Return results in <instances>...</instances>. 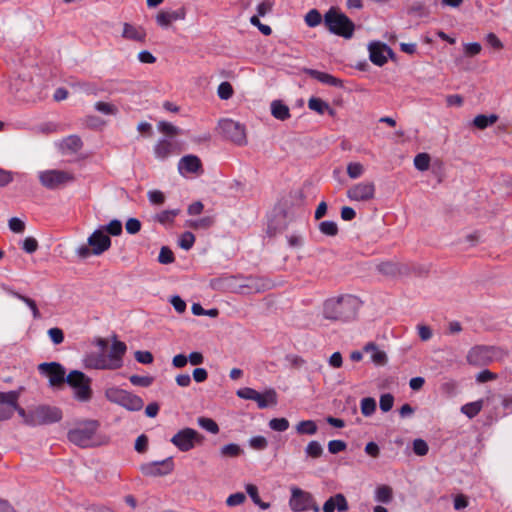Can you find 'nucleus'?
<instances>
[{
    "label": "nucleus",
    "instance_id": "nucleus-1",
    "mask_svg": "<svg viewBox=\"0 0 512 512\" xmlns=\"http://www.w3.org/2000/svg\"><path fill=\"white\" fill-rule=\"evenodd\" d=\"M126 351V344L115 339L108 353L103 351L87 352L82 358V363L86 369L118 370L124 365V356Z\"/></svg>",
    "mask_w": 512,
    "mask_h": 512
},
{
    "label": "nucleus",
    "instance_id": "nucleus-2",
    "mask_svg": "<svg viewBox=\"0 0 512 512\" xmlns=\"http://www.w3.org/2000/svg\"><path fill=\"white\" fill-rule=\"evenodd\" d=\"M361 306V301L353 295H342L327 299L323 304V317L331 321L353 320Z\"/></svg>",
    "mask_w": 512,
    "mask_h": 512
},
{
    "label": "nucleus",
    "instance_id": "nucleus-3",
    "mask_svg": "<svg viewBox=\"0 0 512 512\" xmlns=\"http://www.w3.org/2000/svg\"><path fill=\"white\" fill-rule=\"evenodd\" d=\"M112 241L107 233L96 228L87 238V243L76 248L75 254L80 259H87L90 256H100L111 248Z\"/></svg>",
    "mask_w": 512,
    "mask_h": 512
},
{
    "label": "nucleus",
    "instance_id": "nucleus-4",
    "mask_svg": "<svg viewBox=\"0 0 512 512\" xmlns=\"http://www.w3.org/2000/svg\"><path fill=\"white\" fill-rule=\"evenodd\" d=\"M324 25L327 29L337 36L350 39L353 36L355 25L343 13L335 8H330L324 15Z\"/></svg>",
    "mask_w": 512,
    "mask_h": 512
},
{
    "label": "nucleus",
    "instance_id": "nucleus-5",
    "mask_svg": "<svg viewBox=\"0 0 512 512\" xmlns=\"http://www.w3.org/2000/svg\"><path fill=\"white\" fill-rule=\"evenodd\" d=\"M106 399L129 411H140L143 408V400L131 392L119 387H109L105 390Z\"/></svg>",
    "mask_w": 512,
    "mask_h": 512
},
{
    "label": "nucleus",
    "instance_id": "nucleus-6",
    "mask_svg": "<svg viewBox=\"0 0 512 512\" xmlns=\"http://www.w3.org/2000/svg\"><path fill=\"white\" fill-rule=\"evenodd\" d=\"M61 418L62 413L59 408L40 405L28 412L26 424L30 426L52 424L60 421Z\"/></svg>",
    "mask_w": 512,
    "mask_h": 512
},
{
    "label": "nucleus",
    "instance_id": "nucleus-7",
    "mask_svg": "<svg viewBox=\"0 0 512 512\" xmlns=\"http://www.w3.org/2000/svg\"><path fill=\"white\" fill-rule=\"evenodd\" d=\"M66 382L74 389V396L81 402H87L91 399V379L83 372L78 370L71 371L66 376Z\"/></svg>",
    "mask_w": 512,
    "mask_h": 512
},
{
    "label": "nucleus",
    "instance_id": "nucleus-8",
    "mask_svg": "<svg viewBox=\"0 0 512 512\" xmlns=\"http://www.w3.org/2000/svg\"><path fill=\"white\" fill-rule=\"evenodd\" d=\"M290 492L289 507L293 512H304L308 510H312L313 512L320 511L318 504L310 492L296 486L291 487Z\"/></svg>",
    "mask_w": 512,
    "mask_h": 512
},
{
    "label": "nucleus",
    "instance_id": "nucleus-9",
    "mask_svg": "<svg viewBox=\"0 0 512 512\" xmlns=\"http://www.w3.org/2000/svg\"><path fill=\"white\" fill-rule=\"evenodd\" d=\"M38 178L41 185L49 190L58 189L74 180L70 172L58 169L39 171Z\"/></svg>",
    "mask_w": 512,
    "mask_h": 512
},
{
    "label": "nucleus",
    "instance_id": "nucleus-10",
    "mask_svg": "<svg viewBox=\"0 0 512 512\" xmlns=\"http://www.w3.org/2000/svg\"><path fill=\"white\" fill-rule=\"evenodd\" d=\"M98 428L97 421H87L68 432V439L80 447H89Z\"/></svg>",
    "mask_w": 512,
    "mask_h": 512
},
{
    "label": "nucleus",
    "instance_id": "nucleus-11",
    "mask_svg": "<svg viewBox=\"0 0 512 512\" xmlns=\"http://www.w3.org/2000/svg\"><path fill=\"white\" fill-rule=\"evenodd\" d=\"M500 351L493 346H475L467 354V362L473 366H485L498 359Z\"/></svg>",
    "mask_w": 512,
    "mask_h": 512
},
{
    "label": "nucleus",
    "instance_id": "nucleus-12",
    "mask_svg": "<svg viewBox=\"0 0 512 512\" xmlns=\"http://www.w3.org/2000/svg\"><path fill=\"white\" fill-rule=\"evenodd\" d=\"M221 133L236 145L242 146L247 143L246 132L243 125L232 119H223L219 121Z\"/></svg>",
    "mask_w": 512,
    "mask_h": 512
},
{
    "label": "nucleus",
    "instance_id": "nucleus-13",
    "mask_svg": "<svg viewBox=\"0 0 512 512\" xmlns=\"http://www.w3.org/2000/svg\"><path fill=\"white\" fill-rule=\"evenodd\" d=\"M203 436L192 428L179 430L172 438L171 443L180 451L187 452L195 447L197 443L202 442Z\"/></svg>",
    "mask_w": 512,
    "mask_h": 512
},
{
    "label": "nucleus",
    "instance_id": "nucleus-14",
    "mask_svg": "<svg viewBox=\"0 0 512 512\" xmlns=\"http://www.w3.org/2000/svg\"><path fill=\"white\" fill-rule=\"evenodd\" d=\"M346 195L349 200L357 202H366L372 200L375 196V184L371 181H363L351 186Z\"/></svg>",
    "mask_w": 512,
    "mask_h": 512
},
{
    "label": "nucleus",
    "instance_id": "nucleus-15",
    "mask_svg": "<svg viewBox=\"0 0 512 512\" xmlns=\"http://www.w3.org/2000/svg\"><path fill=\"white\" fill-rule=\"evenodd\" d=\"M39 372L49 379L51 386H58L66 381L64 367L56 362L41 363L38 366Z\"/></svg>",
    "mask_w": 512,
    "mask_h": 512
},
{
    "label": "nucleus",
    "instance_id": "nucleus-16",
    "mask_svg": "<svg viewBox=\"0 0 512 512\" xmlns=\"http://www.w3.org/2000/svg\"><path fill=\"white\" fill-rule=\"evenodd\" d=\"M20 397L19 391L0 392V421L10 419Z\"/></svg>",
    "mask_w": 512,
    "mask_h": 512
},
{
    "label": "nucleus",
    "instance_id": "nucleus-17",
    "mask_svg": "<svg viewBox=\"0 0 512 512\" xmlns=\"http://www.w3.org/2000/svg\"><path fill=\"white\" fill-rule=\"evenodd\" d=\"M153 150L155 157L163 161L178 153V144L172 139L162 137L157 141Z\"/></svg>",
    "mask_w": 512,
    "mask_h": 512
},
{
    "label": "nucleus",
    "instance_id": "nucleus-18",
    "mask_svg": "<svg viewBox=\"0 0 512 512\" xmlns=\"http://www.w3.org/2000/svg\"><path fill=\"white\" fill-rule=\"evenodd\" d=\"M173 469V463L170 459L161 462H152L142 465L141 472L146 476H162L169 474Z\"/></svg>",
    "mask_w": 512,
    "mask_h": 512
},
{
    "label": "nucleus",
    "instance_id": "nucleus-19",
    "mask_svg": "<svg viewBox=\"0 0 512 512\" xmlns=\"http://www.w3.org/2000/svg\"><path fill=\"white\" fill-rule=\"evenodd\" d=\"M369 58L377 66H383L387 62L386 54L391 53V49L380 42L369 44Z\"/></svg>",
    "mask_w": 512,
    "mask_h": 512
},
{
    "label": "nucleus",
    "instance_id": "nucleus-20",
    "mask_svg": "<svg viewBox=\"0 0 512 512\" xmlns=\"http://www.w3.org/2000/svg\"><path fill=\"white\" fill-rule=\"evenodd\" d=\"M200 170H202V164L195 155L183 156L178 162V171L183 176L198 173Z\"/></svg>",
    "mask_w": 512,
    "mask_h": 512
},
{
    "label": "nucleus",
    "instance_id": "nucleus-21",
    "mask_svg": "<svg viewBox=\"0 0 512 512\" xmlns=\"http://www.w3.org/2000/svg\"><path fill=\"white\" fill-rule=\"evenodd\" d=\"M348 509V502L345 496L341 493L328 498L322 507L323 512H334L335 510L338 512H346Z\"/></svg>",
    "mask_w": 512,
    "mask_h": 512
},
{
    "label": "nucleus",
    "instance_id": "nucleus-22",
    "mask_svg": "<svg viewBox=\"0 0 512 512\" xmlns=\"http://www.w3.org/2000/svg\"><path fill=\"white\" fill-rule=\"evenodd\" d=\"M307 75L311 76L312 78L318 80L319 82L333 86V87H342L343 81L339 78L334 77L331 74L321 72L315 69L305 68L303 70Z\"/></svg>",
    "mask_w": 512,
    "mask_h": 512
},
{
    "label": "nucleus",
    "instance_id": "nucleus-23",
    "mask_svg": "<svg viewBox=\"0 0 512 512\" xmlns=\"http://www.w3.org/2000/svg\"><path fill=\"white\" fill-rule=\"evenodd\" d=\"M122 36L128 40L143 42L145 40L146 33L142 27L125 23L123 26Z\"/></svg>",
    "mask_w": 512,
    "mask_h": 512
},
{
    "label": "nucleus",
    "instance_id": "nucleus-24",
    "mask_svg": "<svg viewBox=\"0 0 512 512\" xmlns=\"http://www.w3.org/2000/svg\"><path fill=\"white\" fill-rule=\"evenodd\" d=\"M363 350L371 354V361L375 365L383 366L387 363V355L383 350H380L374 343H367Z\"/></svg>",
    "mask_w": 512,
    "mask_h": 512
},
{
    "label": "nucleus",
    "instance_id": "nucleus-25",
    "mask_svg": "<svg viewBox=\"0 0 512 512\" xmlns=\"http://www.w3.org/2000/svg\"><path fill=\"white\" fill-rule=\"evenodd\" d=\"M255 402L260 409L274 406L277 404V393L274 389H267L263 393H259V398Z\"/></svg>",
    "mask_w": 512,
    "mask_h": 512
},
{
    "label": "nucleus",
    "instance_id": "nucleus-26",
    "mask_svg": "<svg viewBox=\"0 0 512 512\" xmlns=\"http://www.w3.org/2000/svg\"><path fill=\"white\" fill-rule=\"evenodd\" d=\"M308 108L320 115L325 113H329L330 115L334 114V110L330 107V105L326 101L317 97H311L308 100Z\"/></svg>",
    "mask_w": 512,
    "mask_h": 512
},
{
    "label": "nucleus",
    "instance_id": "nucleus-27",
    "mask_svg": "<svg viewBox=\"0 0 512 512\" xmlns=\"http://www.w3.org/2000/svg\"><path fill=\"white\" fill-rule=\"evenodd\" d=\"M60 148L64 152H77L82 148V141L77 135H69L62 139Z\"/></svg>",
    "mask_w": 512,
    "mask_h": 512
},
{
    "label": "nucleus",
    "instance_id": "nucleus-28",
    "mask_svg": "<svg viewBox=\"0 0 512 512\" xmlns=\"http://www.w3.org/2000/svg\"><path fill=\"white\" fill-rule=\"evenodd\" d=\"M271 114L276 119L284 121L290 117V110L289 107L280 100H274L271 103Z\"/></svg>",
    "mask_w": 512,
    "mask_h": 512
},
{
    "label": "nucleus",
    "instance_id": "nucleus-29",
    "mask_svg": "<svg viewBox=\"0 0 512 512\" xmlns=\"http://www.w3.org/2000/svg\"><path fill=\"white\" fill-rule=\"evenodd\" d=\"M296 433L299 435H315L318 431L317 424L314 420H302L295 426Z\"/></svg>",
    "mask_w": 512,
    "mask_h": 512
},
{
    "label": "nucleus",
    "instance_id": "nucleus-30",
    "mask_svg": "<svg viewBox=\"0 0 512 512\" xmlns=\"http://www.w3.org/2000/svg\"><path fill=\"white\" fill-rule=\"evenodd\" d=\"M245 490H246L247 494L249 495V497L251 498V500L253 501V503L255 505H257L260 509L267 510L270 507V503L263 502L260 499L258 488H257L256 485H254V484H246L245 485Z\"/></svg>",
    "mask_w": 512,
    "mask_h": 512
},
{
    "label": "nucleus",
    "instance_id": "nucleus-31",
    "mask_svg": "<svg viewBox=\"0 0 512 512\" xmlns=\"http://www.w3.org/2000/svg\"><path fill=\"white\" fill-rule=\"evenodd\" d=\"M99 228L103 233H107L108 237L119 236L123 231L122 222L118 219H113L108 224L100 225Z\"/></svg>",
    "mask_w": 512,
    "mask_h": 512
},
{
    "label": "nucleus",
    "instance_id": "nucleus-32",
    "mask_svg": "<svg viewBox=\"0 0 512 512\" xmlns=\"http://www.w3.org/2000/svg\"><path fill=\"white\" fill-rule=\"evenodd\" d=\"M393 497L392 488L388 485H380L375 489V500L379 503L388 504Z\"/></svg>",
    "mask_w": 512,
    "mask_h": 512
},
{
    "label": "nucleus",
    "instance_id": "nucleus-33",
    "mask_svg": "<svg viewBox=\"0 0 512 512\" xmlns=\"http://www.w3.org/2000/svg\"><path fill=\"white\" fill-rule=\"evenodd\" d=\"M323 453L324 449L322 445L316 440L310 441L305 447V455L308 458L317 459L321 457Z\"/></svg>",
    "mask_w": 512,
    "mask_h": 512
},
{
    "label": "nucleus",
    "instance_id": "nucleus-34",
    "mask_svg": "<svg viewBox=\"0 0 512 512\" xmlns=\"http://www.w3.org/2000/svg\"><path fill=\"white\" fill-rule=\"evenodd\" d=\"M497 119L498 117L495 114H491L489 116L481 114L474 118L473 124L478 129H485L488 126L493 125Z\"/></svg>",
    "mask_w": 512,
    "mask_h": 512
},
{
    "label": "nucleus",
    "instance_id": "nucleus-35",
    "mask_svg": "<svg viewBox=\"0 0 512 512\" xmlns=\"http://www.w3.org/2000/svg\"><path fill=\"white\" fill-rule=\"evenodd\" d=\"M179 212V209L163 210L155 216V220L163 225L171 224Z\"/></svg>",
    "mask_w": 512,
    "mask_h": 512
},
{
    "label": "nucleus",
    "instance_id": "nucleus-36",
    "mask_svg": "<svg viewBox=\"0 0 512 512\" xmlns=\"http://www.w3.org/2000/svg\"><path fill=\"white\" fill-rule=\"evenodd\" d=\"M482 406V400L470 402L461 407V412L465 414L468 418H473L481 411Z\"/></svg>",
    "mask_w": 512,
    "mask_h": 512
},
{
    "label": "nucleus",
    "instance_id": "nucleus-37",
    "mask_svg": "<svg viewBox=\"0 0 512 512\" xmlns=\"http://www.w3.org/2000/svg\"><path fill=\"white\" fill-rule=\"evenodd\" d=\"M243 453L240 445L235 443L226 444L221 447L220 454L223 457L235 458Z\"/></svg>",
    "mask_w": 512,
    "mask_h": 512
},
{
    "label": "nucleus",
    "instance_id": "nucleus-38",
    "mask_svg": "<svg viewBox=\"0 0 512 512\" xmlns=\"http://www.w3.org/2000/svg\"><path fill=\"white\" fill-rule=\"evenodd\" d=\"M94 107L98 112L104 115L115 116L119 112L116 105L108 102L98 101L95 103Z\"/></svg>",
    "mask_w": 512,
    "mask_h": 512
},
{
    "label": "nucleus",
    "instance_id": "nucleus-39",
    "mask_svg": "<svg viewBox=\"0 0 512 512\" xmlns=\"http://www.w3.org/2000/svg\"><path fill=\"white\" fill-rule=\"evenodd\" d=\"M361 413L368 417L371 416L376 410V401L372 397H365L360 402Z\"/></svg>",
    "mask_w": 512,
    "mask_h": 512
},
{
    "label": "nucleus",
    "instance_id": "nucleus-40",
    "mask_svg": "<svg viewBox=\"0 0 512 512\" xmlns=\"http://www.w3.org/2000/svg\"><path fill=\"white\" fill-rule=\"evenodd\" d=\"M197 423L202 429L208 431L211 434H217L219 432L218 424L211 418L199 417L197 419Z\"/></svg>",
    "mask_w": 512,
    "mask_h": 512
},
{
    "label": "nucleus",
    "instance_id": "nucleus-41",
    "mask_svg": "<svg viewBox=\"0 0 512 512\" xmlns=\"http://www.w3.org/2000/svg\"><path fill=\"white\" fill-rule=\"evenodd\" d=\"M158 130L166 135H179L182 134V129L166 121H160L157 125Z\"/></svg>",
    "mask_w": 512,
    "mask_h": 512
},
{
    "label": "nucleus",
    "instance_id": "nucleus-42",
    "mask_svg": "<svg viewBox=\"0 0 512 512\" xmlns=\"http://www.w3.org/2000/svg\"><path fill=\"white\" fill-rule=\"evenodd\" d=\"M430 165V156L427 153H419L414 158V166L419 171L428 170Z\"/></svg>",
    "mask_w": 512,
    "mask_h": 512
},
{
    "label": "nucleus",
    "instance_id": "nucleus-43",
    "mask_svg": "<svg viewBox=\"0 0 512 512\" xmlns=\"http://www.w3.org/2000/svg\"><path fill=\"white\" fill-rule=\"evenodd\" d=\"M268 426L273 431L284 432L289 428V421L286 418H273L269 421Z\"/></svg>",
    "mask_w": 512,
    "mask_h": 512
},
{
    "label": "nucleus",
    "instance_id": "nucleus-44",
    "mask_svg": "<svg viewBox=\"0 0 512 512\" xmlns=\"http://www.w3.org/2000/svg\"><path fill=\"white\" fill-rule=\"evenodd\" d=\"M319 230L324 235L336 236L338 233V226L334 221H322L319 224Z\"/></svg>",
    "mask_w": 512,
    "mask_h": 512
},
{
    "label": "nucleus",
    "instance_id": "nucleus-45",
    "mask_svg": "<svg viewBox=\"0 0 512 512\" xmlns=\"http://www.w3.org/2000/svg\"><path fill=\"white\" fill-rule=\"evenodd\" d=\"M364 166L359 162H350L347 165V174L351 179H357L364 173Z\"/></svg>",
    "mask_w": 512,
    "mask_h": 512
},
{
    "label": "nucleus",
    "instance_id": "nucleus-46",
    "mask_svg": "<svg viewBox=\"0 0 512 512\" xmlns=\"http://www.w3.org/2000/svg\"><path fill=\"white\" fill-rule=\"evenodd\" d=\"M321 21H322V16H321L320 12L316 9L310 10L305 15V23L309 27H316L321 23Z\"/></svg>",
    "mask_w": 512,
    "mask_h": 512
},
{
    "label": "nucleus",
    "instance_id": "nucleus-47",
    "mask_svg": "<svg viewBox=\"0 0 512 512\" xmlns=\"http://www.w3.org/2000/svg\"><path fill=\"white\" fill-rule=\"evenodd\" d=\"M195 242V236L191 232H184L179 238V246L188 251L190 250Z\"/></svg>",
    "mask_w": 512,
    "mask_h": 512
},
{
    "label": "nucleus",
    "instance_id": "nucleus-48",
    "mask_svg": "<svg viewBox=\"0 0 512 512\" xmlns=\"http://www.w3.org/2000/svg\"><path fill=\"white\" fill-rule=\"evenodd\" d=\"M246 501V495L242 492H236L229 495L225 501L228 507H236L242 505Z\"/></svg>",
    "mask_w": 512,
    "mask_h": 512
},
{
    "label": "nucleus",
    "instance_id": "nucleus-49",
    "mask_svg": "<svg viewBox=\"0 0 512 512\" xmlns=\"http://www.w3.org/2000/svg\"><path fill=\"white\" fill-rule=\"evenodd\" d=\"M75 87H77L80 92L87 95H97L99 92L97 85L92 82H78L75 84Z\"/></svg>",
    "mask_w": 512,
    "mask_h": 512
},
{
    "label": "nucleus",
    "instance_id": "nucleus-50",
    "mask_svg": "<svg viewBox=\"0 0 512 512\" xmlns=\"http://www.w3.org/2000/svg\"><path fill=\"white\" fill-rule=\"evenodd\" d=\"M236 395L239 398L245 399V400L255 401V400H257V398H259V392L256 391L255 389L249 388V387H244V388L237 390Z\"/></svg>",
    "mask_w": 512,
    "mask_h": 512
},
{
    "label": "nucleus",
    "instance_id": "nucleus-51",
    "mask_svg": "<svg viewBox=\"0 0 512 512\" xmlns=\"http://www.w3.org/2000/svg\"><path fill=\"white\" fill-rule=\"evenodd\" d=\"M217 94L220 99L222 100H228L233 95V88L229 82H222L218 86Z\"/></svg>",
    "mask_w": 512,
    "mask_h": 512
},
{
    "label": "nucleus",
    "instance_id": "nucleus-52",
    "mask_svg": "<svg viewBox=\"0 0 512 512\" xmlns=\"http://www.w3.org/2000/svg\"><path fill=\"white\" fill-rule=\"evenodd\" d=\"M147 198L153 205H162L165 202V195L160 190H150L147 192Z\"/></svg>",
    "mask_w": 512,
    "mask_h": 512
},
{
    "label": "nucleus",
    "instance_id": "nucleus-53",
    "mask_svg": "<svg viewBox=\"0 0 512 512\" xmlns=\"http://www.w3.org/2000/svg\"><path fill=\"white\" fill-rule=\"evenodd\" d=\"M174 260H175V258H174V254H173V252L171 251V249H169V248H168V247H166V246H163V247L160 249V252H159V255H158V261H159V263H161V264H170V263H172Z\"/></svg>",
    "mask_w": 512,
    "mask_h": 512
},
{
    "label": "nucleus",
    "instance_id": "nucleus-54",
    "mask_svg": "<svg viewBox=\"0 0 512 512\" xmlns=\"http://www.w3.org/2000/svg\"><path fill=\"white\" fill-rule=\"evenodd\" d=\"M214 220L212 217L210 216H207V217H203L201 219H197V220H191L188 222V225L194 229H198V228H209L210 226H212Z\"/></svg>",
    "mask_w": 512,
    "mask_h": 512
},
{
    "label": "nucleus",
    "instance_id": "nucleus-55",
    "mask_svg": "<svg viewBox=\"0 0 512 512\" xmlns=\"http://www.w3.org/2000/svg\"><path fill=\"white\" fill-rule=\"evenodd\" d=\"M249 445L255 450H264L268 446V441L264 436H254L249 439Z\"/></svg>",
    "mask_w": 512,
    "mask_h": 512
},
{
    "label": "nucleus",
    "instance_id": "nucleus-56",
    "mask_svg": "<svg viewBox=\"0 0 512 512\" xmlns=\"http://www.w3.org/2000/svg\"><path fill=\"white\" fill-rule=\"evenodd\" d=\"M19 300L28 306V308L31 310V313H32V316L34 319L37 320V319L41 318L40 311L37 307L36 302L33 299L23 295V297H19Z\"/></svg>",
    "mask_w": 512,
    "mask_h": 512
},
{
    "label": "nucleus",
    "instance_id": "nucleus-57",
    "mask_svg": "<svg viewBox=\"0 0 512 512\" xmlns=\"http://www.w3.org/2000/svg\"><path fill=\"white\" fill-rule=\"evenodd\" d=\"M429 447L423 439H415L413 441V452L418 456H424L428 453Z\"/></svg>",
    "mask_w": 512,
    "mask_h": 512
},
{
    "label": "nucleus",
    "instance_id": "nucleus-58",
    "mask_svg": "<svg viewBox=\"0 0 512 512\" xmlns=\"http://www.w3.org/2000/svg\"><path fill=\"white\" fill-rule=\"evenodd\" d=\"M130 382L135 386L148 387L152 384L153 378L150 376L132 375L129 378Z\"/></svg>",
    "mask_w": 512,
    "mask_h": 512
},
{
    "label": "nucleus",
    "instance_id": "nucleus-59",
    "mask_svg": "<svg viewBox=\"0 0 512 512\" xmlns=\"http://www.w3.org/2000/svg\"><path fill=\"white\" fill-rule=\"evenodd\" d=\"M393 403H394V397L390 393L381 395L379 405H380V409L383 412L390 411L393 407Z\"/></svg>",
    "mask_w": 512,
    "mask_h": 512
},
{
    "label": "nucleus",
    "instance_id": "nucleus-60",
    "mask_svg": "<svg viewBox=\"0 0 512 512\" xmlns=\"http://www.w3.org/2000/svg\"><path fill=\"white\" fill-rule=\"evenodd\" d=\"M125 229L128 234H136L141 230V222L136 218H129L126 221Z\"/></svg>",
    "mask_w": 512,
    "mask_h": 512
},
{
    "label": "nucleus",
    "instance_id": "nucleus-61",
    "mask_svg": "<svg viewBox=\"0 0 512 512\" xmlns=\"http://www.w3.org/2000/svg\"><path fill=\"white\" fill-rule=\"evenodd\" d=\"M22 249L29 254L34 253L38 249V241L34 237L24 239Z\"/></svg>",
    "mask_w": 512,
    "mask_h": 512
},
{
    "label": "nucleus",
    "instance_id": "nucleus-62",
    "mask_svg": "<svg viewBox=\"0 0 512 512\" xmlns=\"http://www.w3.org/2000/svg\"><path fill=\"white\" fill-rule=\"evenodd\" d=\"M9 229L14 233H23L25 230V223L17 217H12L9 220Z\"/></svg>",
    "mask_w": 512,
    "mask_h": 512
},
{
    "label": "nucleus",
    "instance_id": "nucleus-63",
    "mask_svg": "<svg viewBox=\"0 0 512 512\" xmlns=\"http://www.w3.org/2000/svg\"><path fill=\"white\" fill-rule=\"evenodd\" d=\"M347 445L343 440H331L328 443V451L331 454H337L346 449Z\"/></svg>",
    "mask_w": 512,
    "mask_h": 512
},
{
    "label": "nucleus",
    "instance_id": "nucleus-64",
    "mask_svg": "<svg viewBox=\"0 0 512 512\" xmlns=\"http://www.w3.org/2000/svg\"><path fill=\"white\" fill-rule=\"evenodd\" d=\"M48 336L51 339V341L54 344H56V345L62 343L63 340H64L63 331L61 329H59V328H56V327L55 328H50L48 330Z\"/></svg>",
    "mask_w": 512,
    "mask_h": 512
}]
</instances>
